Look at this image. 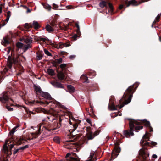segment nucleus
Returning a JSON list of instances; mask_svg holds the SVG:
<instances>
[{
	"label": "nucleus",
	"instance_id": "obj_18",
	"mask_svg": "<svg viewBox=\"0 0 161 161\" xmlns=\"http://www.w3.org/2000/svg\"><path fill=\"white\" fill-rule=\"evenodd\" d=\"M40 95L42 97L46 99L47 100V101H49L53 100V98L47 92H43Z\"/></svg>",
	"mask_w": 161,
	"mask_h": 161
},
{
	"label": "nucleus",
	"instance_id": "obj_57",
	"mask_svg": "<svg viewBox=\"0 0 161 161\" xmlns=\"http://www.w3.org/2000/svg\"><path fill=\"white\" fill-rule=\"evenodd\" d=\"M3 5V4H1L0 5V14L2 13V6Z\"/></svg>",
	"mask_w": 161,
	"mask_h": 161
},
{
	"label": "nucleus",
	"instance_id": "obj_28",
	"mask_svg": "<svg viewBox=\"0 0 161 161\" xmlns=\"http://www.w3.org/2000/svg\"><path fill=\"white\" fill-rule=\"evenodd\" d=\"M9 43V41L7 38L4 37L3 38V40L1 42L2 44L4 46H6Z\"/></svg>",
	"mask_w": 161,
	"mask_h": 161
},
{
	"label": "nucleus",
	"instance_id": "obj_33",
	"mask_svg": "<svg viewBox=\"0 0 161 161\" xmlns=\"http://www.w3.org/2000/svg\"><path fill=\"white\" fill-rule=\"evenodd\" d=\"M80 78L83 80L84 82L87 83L89 82L88 80V77L85 75H83L81 76Z\"/></svg>",
	"mask_w": 161,
	"mask_h": 161
},
{
	"label": "nucleus",
	"instance_id": "obj_32",
	"mask_svg": "<svg viewBox=\"0 0 161 161\" xmlns=\"http://www.w3.org/2000/svg\"><path fill=\"white\" fill-rule=\"evenodd\" d=\"M75 26L77 28V30H76L77 34V35H80L81 34V33L80 31V28L79 25V22L78 21L76 22L75 23Z\"/></svg>",
	"mask_w": 161,
	"mask_h": 161
},
{
	"label": "nucleus",
	"instance_id": "obj_9",
	"mask_svg": "<svg viewBox=\"0 0 161 161\" xmlns=\"http://www.w3.org/2000/svg\"><path fill=\"white\" fill-rule=\"evenodd\" d=\"M140 160L141 161H147L149 156V153L145 149H141L139 151Z\"/></svg>",
	"mask_w": 161,
	"mask_h": 161
},
{
	"label": "nucleus",
	"instance_id": "obj_23",
	"mask_svg": "<svg viewBox=\"0 0 161 161\" xmlns=\"http://www.w3.org/2000/svg\"><path fill=\"white\" fill-rule=\"evenodd\" d=\"M62 62V58H60L59 59H57V61H53L52 62V64L53 66L57 67V66L59 64H61Z\"/></svg>",
	"mask_w": 161,
	"mask_h": 161
},
{
	"label": "nucleus",
	"instance_id": "obj_50",
	"mask_svg": "<svg viewBox=\"0 0 161 161\" xmlns=\"http://www.w3.org/2000/svg\"><path fill=\"white\" fill-rule=\"evenodd\" d=\"M19 151V148L17 149H14V151L13 154H15L16 153H17Z\"/></svg>",
	"mask_w": 161,
	"mask_h": 161
},
{
	"label": "nucleus",
	"instance_id": "obj_13",
	"mask_svg": "<svg viewBox=\"0 0 161 161\" xmlns=\"http://www.w3.org/2000/svg\"><path fill=\"white\" fill-rule=\"evenodd\" d=\"M9 99H10L13 102H14V101L12 98H9L8 93L7 92H3L2 96L0 97L1 101L3 103H6L9 102Z\"/></svg>",
	"mask_w": 161,
	"mask_h": 161
},
{
	"label": "nucleus",
	"instance_id": "obj_4",
	"mask_svg": "<svg viewBox=\"0 0 161 161\" xmlns=\"http://www.w3.org/2000/svg\"><path fill=\"white\" fill-rule=\"evenodd\" d=\"M62 120L61 117H59V124L58 122H54V123L51 124L49 122L45 123L43 127L46 130L49 132H51L53 130H55L57 128H59L61 125V122Z\"/></svg>",
	"mask_w": 161,
	"mask_h": 161
},
{
	"label": "nucleus",
	"instance_id": "obj_38",
	"mask_svg": "<svg viewBox=\"0 0 161 161\" xmlns=\"http://www.w3.org/2000/svg\"><path fill=\"white\" fill-rule=\"evenodd\" d=\"M24 44L20 42H18L16 44L17 47L19 48H21L23 46Z\"/></svg>",
	"mask_w": 161,
	"mask_h": 161
},
{
	"label": "nucleus",
	"instance_id": "obj_1",
	"mask_svg": "<svg viewBox=\"0 0 161 161\" xmlns=\"http://www.w3.org/2000/svg\"><path fill=\"white\" fill-rule=\"evenodd\" d=\"M139 83L136 82L134 85L130 86L126 90L122 96V98L119 101V104L115 105L112 99L109 101L108 108L111 110L119 109L123 107L125 105L129 103L131 101L133 93L138 87Z\"/></svg>",
	"mask_w": 161,
	"mask_h": 161
},
{
	"label": "nucleus",
	"instance_id": "obj_37",
	"mask_svg": "<svg viewBox=\"0 0 161 161\" xmlns=\"http://www.w3.org/2000/svg\"><path fill=\"white\" fill-rule=\"evenodd\" d=\"M31 45L29 44H27V45H25L24 46V51H25L27 50L28 49L31 48Z\"/></svg>",
	"mask_w": 161,
	"mask_h": 161
},
{
	"label": "nucleus",
	"instance_id": "obj_27",
	"mask_svg": "<svg viewBox=\"0 0 161 161\" xmlns=\"http://www.w3.org/2000/svg\"><path fill=\"white\" fill-rule=\"evenodd\" d=\"M43 55V53L42 51L41 52H37L36 53V59L37 60H41L42 58Z\"/></svg>",
	"mask_w": 161,
	"mask_h": 161
},
{
	"label": "nucleus",
	"instance_id": "obj_6",
	"mask_svg": "<svg viewBox=\"0 0 161 161\" xmlns=\"http://www.w3.org/2000/svg\"><path fill=\"white\" fill-rule=\"evenodd\" d=\"M56 103L57 101L53 98V100H49V101L47 100L43 101H31L29 102L31 105H33V104H36L37 103H40L41 105H49L51 107V108H53L56 106Z\"/></svg>",
	"mask_w": 161,
	"mask_h": 161
},
{
	"label": "nucleus",
	"instance_id": "obj_43",
	"mask_svg": "<svg viewBox=\"0 0 161 161\" xmlns=\"http://www.w3.org/2000/svg\"><path fill=\"white\" fill-rule=\"evenodd\" d=\"M44 53H45V54H46L47 55H48V56H52V55L51 53L49 51H48L46 49H44Z\"/></svg>",
	"mask_w": 161,
	"mask_h": 161
},
{
	"label": "nucleus",
	"instance_id": "obj_12",
	"mask_svg": "<svg viewBox=\"0 0 161 161\" xmlns=\"http://www.w3.org/2000/svg\"><path fill=\"white\" fill-rule=\"evenodd\" d=\"M56 20H53L50 23V25L47 24L46 26L45 29L49 32H53L54 29L57 26V24Z\"/></svg>",
	"mask_w": 161,
	"mask_h": 161
},
{
	"label": "nucleus",
	"instance_id": "obj_11",
	"mask_svg": "<svg viewBox=\"0 0 161 161\" xmlns=\"http://www.w3.org/2000/svg\"><path fill=\"white\" fill-rule=\"evenodd\" d=\"M114 152L112 153L111 155V159H114L118 156L121 151L120 148L119 147V143L117 142L115 144L114 147Z\"/></svg>",
	"mask_w": 161,
	"mask_h": 161
},
{
	"label": "nucleus",
	"instance_id": "obj_16",
	"mask_svg": "<svg viewBox=\"0 0 161 161\" xmlns=\"http://www.w3.org/2000/svg\"><path fill=\"white\" fill-rule=\"evenodd\" d=\"M141 123L140 125H138L139 126H142L143 124L146 126L147 128V129L150 132H151L153 131V128L150 125V123L149 121H147L146 120H141L139 121Z\"/></svg>",
	"mask_w": 161,
	"mask_h": 161
},
{
	"label": "nucleus",
	"instance_id": "obj_45",
	"mask_svg": "<svg viewBox=\"0 0 161 161\" xmlns=\"http://www.w3.org/2000/svg\"><path fill=\"white\" fill-rule=\"evenodd\" d=\"M29 147L28 145H26L24 146L21 147L19 148V150H23L26 148H28Z\"/></svg>",
	"mask_w": 161,
	"mask_h": 161
},
{
	"label": "nucleus",
	"instance_id": "obj_10",
	"mask_svg": "<svg viewBox=\"0 0 161 161\" xmlns=\"http://www.w3.org/2000/svg\"><path fill=\"white\" fill-rule=\"evenodd\" d=\"M91 128L89 127H86V130L88 132L87 139L88 140H92L97 136L98 135L100 132L99 130H97L93 133L90 131Z\"/></svg>",
	"mask_w": 161,
	"mask_h": 161
},
{
	"label": "nucleus",
	"instance_id": "obj_49",
	"mask_svg": "<svg viewBox=\"0 0 161 161\" xmlns=\"http://www.w3.org/2000/svg\"><path fill=\"white\" fill-rule=\"evenodd\" d=\"M9 69H11V68H9L7 64V67H5L3 69V71L4 72L6 73L8 72L9 70Z\"/></svg>",
	"mask_w": 161,
	"mask_h": 161
},
{
	"label": "nucleus",
	"instance_id": "obj_3",
	"mask_svg": "<svg viewBox=\"0 0 161 161\" xmlns=\"http://www.w3.org/2000/svg\"><path fill=\"white\" fill-rule=\"evenodd\" d=\"M127 119L129 121L130 130L129 131L128 130H125L124 131V135L126 137H129L130 136L134 135L133 131L134 129L136 131L138 132L140 129L143 128L142 126L138 125L141 124V123L139 121L129 118H128Z\"/></svg>",
	"mask_w": 161,
	"mask_h": 161
},
{
	"label": "nucleus",
	"instance_id": "obj_8",
	"mask_svg": "<svg viewBox=\"0 0 161 161\" xmlns=\"http://www.w3.org/2000/svg\"><path fill=\"white\" fill-rule=\"evenodd\" d=\"M150 134L147 131L146 132L145 134L143 136L142 139L141 140L140 144L141 145L143 146H150L151 145L155 146L157 144L155 142H152L151 143L150 142H146L144 143L145 141H147L149 140Z\"/></svg>",
	"mask_w": 161,
	"mask_h": 161
},
{
	"label": "nucleus",
	"instance_id": "obj_59",
	"mask_svg": "<svg viewBox=\"0 0 161 161\" xmlns=\"http://www.w3.org/2000/svg\"><path fill=\"white\" fill-rule=\"evenodd\" d=\"M11 50V47H8V51H7V52L8 53H10V51Z\"/></svg>",
	"mask_w": 161,
	"mask_h": 161
},
{
	"label": "nucleus",
	"instance_id": "obj_63",
	"mask_svg": "<svg viewBox=\"0 0 161 161\" xmlns=\"http://www.w3.org/2000/svg\"><path fill=\"white\" fill-rule=\"evenodd\" d=\"M86 121L88 123L91 124V120L90 119H86Z\"/></svg>",
	"mask_w": 161,
	"mask_h": 161
},
{
	"label": "nucleus",
	"instance_id": "obj_15",
	"mask_svg": "<svg viewBox=\"0 0 161 161\" xmlns=\"http://www.w3.org/2000/svg\"><path fill=\"white\" fill-rule=\"evenodd\" d=\"M25 27L26 28L29 29L34 27L36 29L39 28L40 26L37 21H34L32 24L26 23L25 24Z\"/></svg>",
	"mask_w": 161,
	"mask_h": 161
},
{
	"label": "nucleus",
	"instance_id": "obj_42",
	"mask_svg": "<svg viewBox=\"0 0 161 161\" xmlns=\"http://www.w3.org/2000/svg\"><path fill=\"white\" fill-rule=\"evenodd\" d=\"M73 135L74 136V137H75L74 138V139L77 140L78 139H79L80 137L82 136L81 134H73Z\"/></svg>",
	"mask_w": 161,
	"mask_h": 161
},
{
	"label": "nucleus",
	"instance_id": "obj_26",
	"mask_svg": "<svg viewBox=\"0 0 161 161\" xmlns=\"http://www.w3.org/2000/svg\"><path fill=\"white\" fill-rule=\"evenodd\" d=\"M86 139L85 138H83L82 140L80 141L78 143V146L80 148L82 147L83 146V144L86 142Z\"/></svg>",
	"mask_w": 161,
	"mask_h": 161
},
{
	"label": "nucleus",
	"instance_id": "obj_54",
	"mask_svg": "<svg viewBox=\"0 0 161 161\" xmlns=\"http://www.w3.org/2000/svg\"><path fill=\"white\" fill-rule=\"evenodd\" d=\"M160 16L159 14L157 15L156 17L155 18V20L157 21V22H158L159 21V19L160 18Z\"/></svg>",
	"mask_w": 161,
	"mask_h": 161
},
{
	"label": "nucleus",
	"instance_id": "obj_64",
	"mask_svg": "<svg viewBox=\"0 0 161 161\" xmlns=\"http://www.w3.org/2000/svg\"><path fill=\"white\" fill-rule=\"evenodd\" d=\"M53 6L54 8H57L58 7V5H57L55 4H53Z\"/></svg>",
	"mask_w": 161,
	"mask_h": 161
},
{
	"label": "nucleus",
	"instance_id": "obj_24",
	"mask_svg": "<svg viewBox=\"0 0 161 161\" xmlns=\"http://www.w3.org/2000/svg\"><path fill=\"white\" fill-rule=\"evenodd\" d=\"M34 90L37 93V95H38V93H39L40 95L42 94V92L43 91H42L41 88L39 86H37L35 85H34Z\"/></svg>",
	"mask_w": 161,
	"mask_h": 161
},
{
	"label": "nucleus",
	"instance_id": "obj_30",
	"mask_svg": "<svg viewBox=\"0 0 161 161\" xmlns=\"http://www.w3.org/2000/svg\"><path fill=\"white\" fill-rule=\"evenodd\" d=\"M37 41H42L43 42H45L46 43H47L49 40L48 39L46 38H44L41 37H38L37 38Z\"/></svg>",
	"mask_w": 161,
	"mask_h": 161
},
{
	"label": "nucleus",
	"instance_id": "obj_5",
	"mask_svg": "<svg viewBox=\"0 0 161 161\" xmlns=\"http://www.w3.org/2000/svg\"><path fill=\"white\" fill-rule=\"evenodd\" d=\"M19 54H16L15 53H11V55L8 56L7 59V65L9 68H12L13 64H16L18 63Z\"/></svg>",
	"mask_w": 161,
	"mask_h": 161
},
{
	"label": "nucleus",
	"instance_id": "obj_39",
	"mask_svg": "<svg viewBox=\"0 0 161 161\" xmlns=\"http://www.w3.org/2000/svg\"><path fill=\"white\" fill-rule=\"evenodd\" d=\"M16 128L14 127L13 128L12 130L10 131V132L9 133V135L11 136V137H13V135L15 132L16 130Z\"/></svg>",
	"mask_w": 161,
	"mask_h": 161
},
{
	"label": "nucleus",
	"instance_id": "obj_21",
	"mask_svg": "<svg viewBox=\"0 0 161 161\" xmlns=\"http://www.w3.org/2000/svg\"><path fill=\"white\" fill-rule=\"evenodd\" d=\"M51 83L54 87L59 88H64V86L62 84L57 81H51Z\"/></svg>",
	"mask_w": 161,
	"mask_h": 161
},
{
	"label": "nucleus",
	"instance_id": "obj_7",
	"mask_svg": "<svg viewBox=\"0 0 161 161\" xmlns=\"http://www.w3.org/2000/svg\"><path fill=\"white\" fill-rule=\"evenodd\" d=\"M99 5L102 8H103L104 7H105L106 9L108 8V13L110 11L111 14H113L114 8L111 3H108L105 1L101 0L99 3Z\"/></svg>",
	"mask_w": 161,
	"mask_h": 161
},
{
	"label": "nucleus",
	"instance_id": "obj_34",
	"mask_svg": "<svg viewBox=\"0 0 161 161\" xmlns=\"http://www.w3.org/2000/svg\"><path fill=\"white\" fill-rule=\"evenodd\" d=\"M5 15L6 16V19L5 20V21L8 22L9 20L10 17L11 15V12L10 11H8L7 12V14H5Z\"/></svg>",
	"mask_w": 161,
	"mask_h": 161
},
{
	"label": "nucleus",
	"instance_id": "obj_40",
	"mask_svg": "<svg viewBox=\"0 0 161 161\" xmlns=\"http://www.w3.org/2000/svg\"><path fill=\"white\" fill-rule=\"evenodd\" d=\"M53 141L55 142L59 143L60 142V139L59 137L56 136L54 137Z\"/></svg>",
	"mask_w": 161,
	"mask_h": 161
},
{
	"label": "nucleus",
	"instance_id": "obj_44",
	"mask_svg": "<svg viewBox=\"0 0 161 161\" xmlns=\"http://www.w3.org/2000/svg\"><path fill=\"white\" fill-rule=\"evenodd\" d=\"M78 36L77 34H75L72 37L71 40L72 41H75L77 39Z\"/></svg>",
	"mask_w": 161,
	"mask_h": 161
},
{
	"label": "nucleus",
	"instance_id": "obj_31",
	"mask_svg": "<svg viewBox=\"0 0 161 161\" xmlns=\"http://www.w3.org/2000/svg\"><path fill=\"white\" fill-rule=\"evenodd\" d=\"M94 86L93 84H91L90 85H87L85 86V88L87 91L93 90L94 89L92 88V87Z\"/></svg>",
	"mask_w": 161,
	"mask_h": 161
},
{
	"label": "nucleus",
	"instance_id": "obj_17",
	"mask_svg": "<svg viewBox=\"0 0 161 161\" xmlns=\"http://www.w3.org/2000/svg\"><path fill=\"white\" fill-rule=\"evenodd\" d=\"M42 132L41 127L38 128V130L37 131L35 132H33L31 133L32 137L31 138H29L27 139V140H30L32 139H34L37 138L38 136L40 135Z\"/></svg>",
	"mask_w": 161,
	"mask_h": 161
},
{
	"label": "nucleus",
	"instance_id": "obj_29",
	"mask_svg": "<svg viewBox=\"0 0 161 161\" xmlns=\"http://www.w3.org/2000/svg\"><path fill=\"white\" fill-rule=\"evenodd\" d=\"M58 77L59 80H63L64 79L65 75L63 72H60L58 73Z\"/></svg>",
	"mask_w": 161,
	"mask_h": 161
},
{
	"label": "nucleus",
	"instance_id": "obj_60",
	"mask_svg": "<svg viewBox=\"0 0 161 161\" xmlns=\"http://www.w3.org/2000/svg\"><path fill=\"white\" fill-rule=\"evenodd\" d=\"M124 5H119V9L121 10L124 8Z\"/></svg>",
	"mask_w": 161,
	"mask_h": 161
},
{
	"label": "nucleus",
	"instance_id": "obj_62",
	"mask_svg": "<svg viewBox=\"0 0 161 161\" xmlns=\"http://www.w3.org/2000/svg\"><path fill=\"white\" fill-rule=\"evenodd\" d=\"M156 22H157V21H156L155 20L153 22L152 24V27H153V25H155L156 23Z\"/></svg>",
	"mask_w": 161,
	"mask_h": 161
},
{
	"label": "nucleus",
	"instance_id": "obj_35",
	"mask_svg": "<svg viewBox=\"0 0 161 161\" xmlns=\"http://www.w3.org/2000/svg\"><path fill=\"white\" fill-rule=\"evenodd\" d=\"M47 72L48 74L51 76H53L55 74L54 71L52 69H48L47 70Z\"/></svg>",
	"mask_w": 161,
	"mask_h": 161
},
{
	"label": "nucleus",
	"instance_id": "obj_61",
	"mask_svg": "<svg viewBox=\"0 0 161 161\" xmlns=\"http://www.w3.org/2000/svg\"><path fill=\"white\" fill-rule=\"evenodd\" d=\"M66 7L68 9H70L72 8L73 6L71 5H68L66 6Z\"/></svg>",
	"mask_w": 161,
	"mask_h": 161
},
{
	"label": "nucleus",
	"instance_id": "obj_25",
	"mask_svg": "<svg viewBox=\"0 0 161 161\" xmlns=\"http://www.w3.org/2000/svg\"><path fill=\"white\" fill-rule=\"evenodd\" d=\"M67 92L69 93H74L75 90V88L71 85H68L67 86Z\"/></svg>",
	"mask_w": 161,
	"mask_h": 161
},
{
	"label": "nucleus",
	"instance_id": "obj_20",
	"mask_svg": "<svg viewBox=\"0 0 161 161\" xmlns=\"http://www.w3.org/2000/svg\"><path fill=\"white\" fill-rule=\"evenodd\" d=\"M95 155V152L93 151L91 152L90 157L86 161H94L97 160V158ZM79 159H80V158Z\"/></svg>",
	"mask_w": 161,
	"mask_h": 161
},
{
	"label": "nucleus",
	"instance_id": "obj_53",
	"mask_svg": "<svg viewBox=\"0 0 161 161\" xmlns=\"http://www.w3.org/2000/svg\"><path fill=\"white\" fill-rule=\"evenodd\" d=\"M68 54V53L64 51H61L60 53V54L62 55H67Z\"/></svg>",
	"mask_w": 161,
	"mask_h": 161
},
{
	"label": "nucleus",
	"instance_id": "obj_19",
	"mask_svg": "<svg viewBox=\"0 0 161 161\" xmlns=\"http://www.w3.org/2000/svg\"><path fill=\"white\" fill-rule=\"evenodd\" d=\"M125 4L126 5V7H128L130 5H137L138 4L137 1L135 0H131L130 1H126L125 2Z\"/></svg>",
	"mask_w": 161,
	"mask_h": 161
},
{
	"label": "nucleus",
	"instance_id": "obj_36",
	"mask_svg": "<svg viewBox=\"0 0 161 161\" xmlns=\"http://www.w3.org/2000/svg\"><path fill=\"white\" fill-rule=\"evenodd\" d=\"M70 45H71L69 43H62L59 45V48H62L64 46L69 47Z\"/></svg>",
	"mask_w": 161,
	"mask_h": 161
},
{
	"label": "nucleus",
	"instance_id": "obj_2",
	"mask_svg": "<svg viewBox=\"0 0 161 161\" xmlns=\"http://www.w3.org/2000/svg\"><path fill=\"white\" fill-rule=\"evenodd\" d=\"M23 141H27V140L23 137H11L9 139L5 140V143L3 146L2 149V152L6 154L7 160L12 154L11 149L14 146L16 145H19L22 144Z\"/></svg>",
	"mask_w": 161,
	"mask_h": 161
},
{
	"label": "nucleus",
	"instance_id": "obj_47",
	"mask_svg": "<svg viewBox=\"0 0 161 161\" xmlns=\"http://www.w3.org/2000/svg\"><path fill=\"white\" fill-rule=\"evenodd\" d=\"M24 108L25 110V111L28 114V113H32V114H33V112H31V111H30L29 109L27 108L26 107H24Z\"/></svg>",
	"mask_w": 161,
	"mask_h": 161
},
{
	"label": "nucleus",
	"instance_id": "obj_14",
	"mask_svg": "<svg viewBox=\"0 0 161 161\" xmlns=\"http://www.w3.org/2000/svg\"><path fill=\"white\" fill-rule=\"evenodd\" d=\"M72 119L75 122L74 124L73 125V129L70 130H69V132H70V135L72 136L73 138H75V137H74V136L73 135V134L74 135L75 134H76L75 133H73L77 128L78 125V124H80V120L77 121V120L73 117L72 118Z\"/></svg>",
	"mask_w": 161,
	"mask_h": 161
},
{
	"label": "nucleus",
	"instance_id": "obj_52",
	"mask_svg": "<svg viewBox=\"0 0 161 161\" xmlns=\"http://www.w3.org/2000/svg\"><path fill=\"white\" fill-rule=\"evenodd\" d=\"M44 7L48 9V10H50L51 9V7L49 5H46L44 6Z\"/></svg>",
	"mask_w": 161,
	"mask_h": 161
},
{
	"label": "nucleus",
	"instance_id": "obj_22",
	"mask_svg": "<svg viewBox=\"0 0 161 161\" xmlns=\"http://www.w3.org/2000/svg\"><path fill=\"white\" fill-rule=\"evenodd\" d=\"M22 40H23L25 43L27 44H31L32 42V38L29 36H26L23 37Z\"/></svg>",
	"mask_w": 161,
	"mask_h": 161
},
{
	"label": "nucleus",
	"instance_id": "obj_51",
	"mask_svg": "<svg viewBox=\"0 0 161 161\" xmlns=\"http://www.w3.org/2000/svg\"><path fill=\"white\" fill-rule=\"evenodd\" d=\"M6 108H7V109L9 111H12L13 110V108H10V107L9 106H6Z\"/></svg>",
	"mask_w": 161,
	"mask_h": 161
},
{
	"label": "nucleus",
	"instance_id": "obj_55",
	"mask_svg": "<svg viewBox=\"0 0 161 161\" xmlns=\"http://www.w3.org/2000/svg\"><path fill=\"white\" fill-rule=\"evenodd\" d=\"M23 7H24L25 8H26L27 10V13H30L31 12V10L28 8L26 6H23Z\"/></svg>",
	"mask_w": 161,
	"mask_h": 161
},
{
	"label": "nucleus",
	"instance_id": "obj_58",
	"mask_svg": "<svg viewBox=\"0 0 161 161\" xmlns=\"http://www.w3.org/2000/svg\"><path fill=\"white\" fill-rule=\"evenodd\" d=\"M94 72H88V75H92L93 76H94L95 74H94Z\"/></svg>",
	"mask_w": 161,
	"mask_h": 161
},
{
	"label": "nucleus",
	"instance_id": "obj_46",
	"mask_svg": "<svg viewBox=\"0 0 161 161\" xmlns=\"http://www.w3.org/2000/svg\"><path fill=\"white\" fill-rule=\"evenodd\" d=\"M67 66V64H63L60 65V68L62 69H65Z\"/></svg>",
	"mask_w": 161,
	"mask_h": 161
},
{
	"label": "nucleus",
	"instance_id": "obj_48",
	"mask_svg": "<svg viewBox=\"0 0 161 161\" xmlns=\"http://www.w3.org/2000/svg\"><path fill=\"white\" fill-rule=\"evenodd\" d=\"M60 28L61 30H64L65 31H67L68 29V27L65 25L63 26H60Z\"/></svg>",
	"mask_w": 161,
	"mask_h": 161
},
{
	"label": "nucleus",
	"instance_id": "obj_41",
	"mask_svg": "<svg viewBox=\"0 0 161 161\" xmlns=\"http://www.w3.org/2000/svg\"><path fill=\"white\" fill-rule=\"evenodd\" d=\"M72 142V140H69L68 141H67L66 142V144L67 145H70L71 147H72V146H73L75 145V143H71V142Z\"/></svg>",
	"mask_w": 161,
	"mask_h": 161
},
{
	"label": "nucleus",
	"instance_id": "obj_56",
	"mask_svg": "<svg viewBox=\"0 0 161 161\" xmlns=\"http://www.w3.org/2000/svg\"><path fill=\"white\" fill-rule=\"evenodd\" d=\"M75 57V56L74 55H72L69 57V58L71 60L73 59Z\"/></svg>",
	"mask_w": 161,
	"mask_h": 161
}]
</instances>
